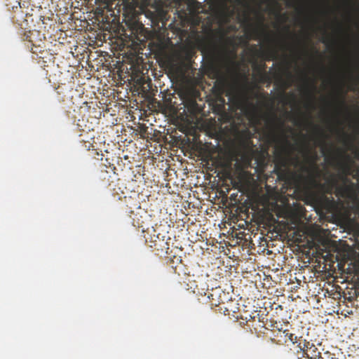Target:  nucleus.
<instances>
[{
  "label": "nucleus",
  "mask_w": 359,
  "mask_h": 359,
  "mask_svg": "<svg viewBox=\"0 0 359 359\" xmlns=\"http://www.w3.org/2000/svg\"><path fill=\"white\" fill-rule=\"evenodd\" d=\"M275 163L274 172L280 180L287 181L290 177V165L295 167L300 166L301 170L304 172H310L311 169L306 165L302 163L298 157L292 158L291 152L287 147H283L277 154Z\"/></svg>",
  "instance_id": "f257e3e1"
},
{
  "label": "nucleus",
  "mask_w": 359,
  "mask_h": 359,
  "mask_svg": "<svg viewBox=\"0 0 359 359\" xmlns=\"http://www.w3.org/2000/svg\"><path fill=\"white\" fill-rule=\"evenodd\" d=\"M255 97L262 98L263 100V105L270 109L269 112L264 114V118L266 122V127L269 133L272 135H276L278 130L283 129L284 126V122L281 121L277 116V114L273 111V101L269 95L263 94H255Z\"/></svg>",
  "instance_id": "f03ea898"
},
{
  "label": "nucleus",
  "mask_w": 359,
  "mask_h": 359,
  "mask_svg": "<svg viewBox=\"0 0 359 359\" xmlns=\"http://www.w3.org/2000/svg\"><path fill=\"white\" fill-rule=\"evenodd\" d=\"M341 180L344 183L341 185L338 184V180L335 175H332L327 180V193L331 194L333 189H335L337 194L342 197L349 196L353 194L355 184L350 181L346 177L342 176Z\"/></svg>",
  "instance_id": "7ed1b4c3"
},
{
  "label": "nucleus",
  "mask_w": 359,
  "mask_h": 359,
  "mask_svg": "<svg viewBox=\"0 0 359 359\" xmlns=\"http://www.w3.org/2000/svg\"><path fill=\"white\" fill-rule=\"evenodd\" d=\"M250 27L252 28V32L253 35L255 36V39H259L263 36H264L267 40H271V37L269 34L266 31V27L264 25V17L260 16V21L258 25L253 26L252 25H250Z\"/></svg>",
  "instance_id": "20e7f679"
},
{
  "label": "nucleus",
  "mask_w": 359,
  "mask_h": 359,
  "mask_svg": "<svg viewBox=\"0 0 359 359\" xmlns=\"http://www.w3.org/2000/svg\"><path fill=\"white\" fill-rule=\"evenodd\" d=\"M302 351L304 355L309 359H323L320 355V353L313 344L309 347L304 344Z\"/></svg>",
  "instance_id": "39448f33"
},
{
  "label": "nucleus",
  "mask_w": 359,
  "mask_h": 359,
  "mask_svg": "<svg viewBox=\"0 0 359 359\" xmlns=\"http://www.w3.org/2000/svg\"><path fill=\"white\" fill-rule=\"evenodd\" d=\"M192 55L193 53L190 49L184 47L176 53L175 56L179 60L184 61L190 60L192 57Z\"/></svg>",
  "instance_id": "423d86ee"
},
{
  "label": "nucleus",
  "mask_w": 359,
  "mask_h": 359,
  "mask_svg": "<svg viewBox=\"0 0 359 359\" xmlns=\"http://www.w3.org/2000/svg\"><path fill=\"white\" fill-rule=\"evenodd\" d=\"M32 32L29 31L28 32H25V34H24V36H23V39L28 41L29 44L27 45V48H31V51L33 53H36L37 50H36V48L37 47L35 46L33 43H32V41L31 39V35H32Z\"/></svg>",
  "instance_id": "0eeeda50"
},
{
  "label": "nucleus",
  "mask_w": 359,
  "mask_h": 359,
  "mask_svg": "<svg viewBox=\"0 0 359 359\" xmlns=\"http://www.w3.org/2000/svg\"><path fill=\"white\" fill-rule=\"evenodd\" d=\"M340 132L341 133V135L343 137V142L344 143V144H346V145L351 144L352 142L350 139V137L346 133H345L344 131L341 130Z\"/></svg>",
  "instance_id": "6e6552de"
},
{
  "label": "nucleus",
  "mask_w": 359,
  "mask_h": 359,
  "mask_svg": "<svg viewBox=\"0 0 359 359\" xmlns=\"http://www.w3.org/2000/svg\"><path fill=\"white\" fill-rule=\"evenodd\" d=\"M221 57H222V60H224V62H229V63H233V60H231L229 57V53L226 51L222 53Z\"/></svg>",
  "instance_id": "1a4fd4ad"
},
{
  "label": "nucleus",
  "mask_w": 359,
  "mask_h": 359,
  "mask_svg": "<svg viewBox=\"0 0 359 359\" xmlns=\"http://www.w3.org/2000/svg\"><path fill=\"white\" fill-rule=\"evenodd\" d=\"M259 74L263 81H266L269 79V76L265 72L260 71Z\"/></svg>",
  "instance_id": "9d476101"
},
{
  "label": "nucleus",
  "mask_w": 359,
  "mask_h": 359,
  "mask_svg": "<svg viewBox=\"0 0 359 359\" xmlns=\"http://www.w3.org/2000/svg\"><path fill=\"white\" fill-rule=\"evenodd\" d=\"M313 128H314L315 130H316L318 134H320L321 136H324V135H325V134H324V133L323 132V130H322L321 129H320V128H319V127H318V126H314V125H313Z\"/></svg>",
  "instance_id": "9b49d317"
},
{
  "label": "nucleus",
  "mask_w": 359,
  "mask_h": 359,
  "mask_svg": "<svg viewBox=\"0 0 359 359\" xmlns=\"http://www.w3.org/2000/svg\"><path fill=\"white\" fill-rule=\"evenodd\" d=\"M321 41L325 44H327L329 42V39L327 36L322 37Z\"/></svg>",
  "instance_id": "f8f14e48"
},
{
  "label": "nucleus",
  "mask_w": 359,
  "mask_h": 359,
  "mask_svg": "<svg viewBox=\"0 0 359 359\" xmlns=\"http://www.w3.org/2000/svg\"><path fill=\"white\" fill-rule=\"evenodd\" d=\"M339 102V104L342 106H344L345 104L344 99H340Z\"/></svg>",
  "instance_id": "ddd939ff"
},
{
  "label": "nucleus",
  "mask_w": 359,
  "mask_h": 359,
  "mask_svg": "<svg viewBox=\"0 0 359 359\" xmlns=\"http://www.w3.org/2000/svg\"><path fill=\"white\" fill-rule=\"evenodd\" d=\"M307 91H308V93H309V95L311 97V98H313V94L311 93V91L309 90V88H307Z\"/></svg>",
  "instance_id": "4468645a"
},
{
  "label": "nucleus",
  "mask_w": 359,
  "mask_h": 359,
  "mask_svg": "<svg viewBox=\"0 0 359 359\" xmlns=\"http://www.w3.org/2000/svg\"><path fill=\"white\" fill-rule=\"evenodd\" d=\"M220 304V302L219 301H217V302H212V304H215V306L218 305Z\"/></svg>",
  "instance_id": "2eb2a0df"
},
{
  "label": "nucleus",
  "mask_w": 359,
  "mask_h": 359,
  "mask_svg": "<svg viewBox=\"0 0 359 359\" xmlns=\"http://www.w3.org/2000/svg\"><path fill=\"white\" fill-rule=\"evenodd\" d=\"M293 334H290V336H289V339L291 340V341H293Z\"/></svg>",
  "instance_id": "dca6fc26"
},
{
  "label": "nucleus",
  "mask_w": 359,
  "mask_h": 359,
  "mask_svg": "<svg viewBox=\"0 0 359 359\" xmlns=\"http://www.w3.org/2000/svg\"><path fill=\"white\" fill-rule=\"evenodd\" d=\"M272 56H273V54L270 53V54H269V57H268V60L273 59V57H272Z\"/></svg>",
  "instance_id": "f3484780"
},
{
  "label": "nucleus",
  "mask_w": 359,
  "mask_h": 359,
  "mask_svg": "<svg viewBox=\"0 0 359 359\" xmlns=\"http://www.w3.org/2000/svg\"><path fill=\"white\" fill-rule=\"evenodd\" d=\"M344 168H345L346 170H348V166H347V165H344Z\"/></svg>",
  "instance_id": "a211bd4d"
},
{
  "label": "nucleus",
  "mask_w": 359,
  "mask_h": 359,
  "mask_svg": "<svg viewBox=\"0 0 359 359\" xmlns=\"http://www.w3.org/2000/svg\"><path fill=\"white\" fill-rule=\"evenodd\" d=\"M287 6H292V4H291L290 2H288V3H287Z\"/></svg>",
  "instance_id": "6ab92c4d"
},
{
  "label": "nucleus",
  "mask_w": 359,
  "mask_h": 359,
  "mask_svg": "<svg viewBox=\"0 0 359 359\" xmlns=\"http://www.w3.org/2000/svg\"><path fill=\"white\" fill-rule=\"evenodd\" d=\"M255 110L256 111V112H257V109L256 108V107L253 106Z\"/></svg>",
  "instance_id": "aec40b11"
},
{
  "label": "nucleus",
  "mask_w": 359,
  "mask_h": 359,
  "mask_svg": "<svg viewBox=\"0 0 359 359\" xmlns=\"http://www.w3.org/2000/svg\"><path fill=\"white\" fill-rule=\"evenodd\" d=\"M285 142H286L287 145H290V143L288 142L287 140H285Z\"/></svg>",
  "instance_id": "412c9836"
},
{
  "label": "nucleus",
  "mask_w": 359,
  "mask_h": 359,
  "mask_svg": "<svg viewBox=\"0 0 359 359\" xmlns=\"http://www.w3.org/2000/svg\"><path fill=\"white\" fill-rule=\"evenodd\" d=\"M226 2H231L232 0H224Z\"/></svg>",
  "instance_id": "4be33fe9"
},
{
  "label": "nucleus",
  "mask_w": 359,
  "mask_h": 359,
  "mask_svg": "<svg viewBox=\"0 0 359 359\" xmlns=\"http://www.w3.org/2000/svg\"><path fill=\"white\" fill-rule=\"evenodd\" d=\"M285 29H286L287 32H289V27H286Z\"/></svg>",
  "instance_id": "5701e85b"
},
{
  "label": "nucleus",
  "mask_w": 359,
  "mask_h": 359,
  "mask_svg": "<svg viewBox=\"0 0 359 359\" xmlns=\"http://www.w3.org/2000/svg\"><path fill=\"white\" fill-rule=\"evenodd\" d=\"M299 347H300V349H302V348H303L304 347H302V346H301V344H299Z\"/></svg>",
  "instance_id": "b1692460"
},
{
  "label": "nucleus",
  "mask_w": 359,
  "mask_h": 359,
  "mask_svg": "<svg viewBox=\"0 0 359 359\" xmlns=\"http://www.w3.org/2000/svg\"><path fill=\"white\" fill-rule=\"evenodd\" d=\"M305 53H306V54H308V50L306 48H305Z\"/></svg>",
  "instance_id": "393cba45"
},
{
  "label": "nucleus",
  "mask_w": 359,
  "mask_h": 359,
  "mask_svg": "<svg viewBox=\"0 0 359 359\" xmlns=\"http://www.w3.org/2000/svg\"><path fill=\"white\" fill-rule=\"evenodd\" d=\"M312 88H313V89H316V86H315L314 85H312Z\"/></svg>",
  "instance_id": "a878e982"
}]
</instances>
